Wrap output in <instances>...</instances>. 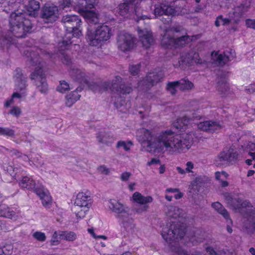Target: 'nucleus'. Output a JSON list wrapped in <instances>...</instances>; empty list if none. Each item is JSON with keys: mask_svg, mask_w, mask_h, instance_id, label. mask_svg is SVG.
<instances>
[{"mask_svg": "<svg viewBox=\"0 0 255 255\" xmlns=\"http://www.w3.org/2000/svg\"><path fill=\"white\" fill-rule=\"evenodd\" d=\"M193 132L176 134L170 129L162 131L155 135L153 130L141 128L138 132V140L146 145L149 152L156 150H165L170 154L185 152L190 147L194 138Z\"/></svg>", "mask_w": 255, "mask_h": 255, "instance_id": "obj_1", "label": "nucleus"}, {"mask_svg": "<svg viewBox=\"0 0 255 255\" xmlns=\"http://www.w3.org/2000/svg\"><path fill=\"white\" fill-rule=\"evenodd\" d=\"M27 15L20 12H12L9 19V31L11 35L17 38L24 37L32 27Z\"/></svg>", "mask_w": 255, "mask_h": 255, "instance_id": "obj_2", "label": "nucleus"}, {"mask_svg": "<svg viewBox=\"0 0 255 255\" xmlns=\"http://www.w3.org/2000/svg\"><path fill=\"white\" fill-rule=\"evenodd\" d=\"M29 58L28 60L32 66L38 65L34 71L30 75L31 80L34 81V84L37 90L41 93H46L48 91V85L46 82L45 74L40 66V58L38 55L33 52H30Z\"/></svg>", "mask_w": 255, "mask_h": 255, "instance_id": "obj_3", "label": "nucleus"}, {"mask_svg": "<svg viewBox=\"0 0 255 255\" xmlns=\"http://www.w3.org/2000/svg\"><path fill=\"white\" fill-rule=\"evenodd\" d=\"M111 36V29L106 25H98L94 30L89 26L87 28L86 38L89 44L92 46L100 47Z\"/></svg>", "mask_w": 255, "mask_h": 255, "instance_id": "obj_4", "label": "nucleus"}, {"mask_svg": "<svg viewBox=\"0 0 255 255\" xmlns=\"http://www.w3.org/2000/svg\"><path fill=\"white\" fill-rule=\"evenodd\" d=\"M92 201L89 192H80L74 203L73 210L77 218H83L92 206Z\"/></svg>", "mask_w": 255, "mask_h": 255, "instance_id": "obj_5", "label": "nucleus"}, {"mask_svg": "<svg viewBox=\"0 0 255 255\" xmlns=\"http://www.w3.org/2000/svg\"><path fill=\"white\" fill-rule=\"evenodd\" d=\"M238 208L241 209L246 219L243 227L248 234H254L255 233V209H253L252 204L248 201H243Z\"/></svg>", "mask_w": 255, "mask_h": 255, "instance_id": "obj_6", "label": "nucleus"}, {"mask_svg": "<svg viewBox=\"0 0 255 255\" xmlns=\"http://www.w3.org/2000/svg\"><path fill=\"white\" fill-rule=\"evenodd\" d=\"M168 227H165L162 230L161 235L166 242L170 243L176 239H181L185 233V226L183 224H175V222H172Z\"/></svg>", "mask_w": 255, "mask_h": 255, "instance_id": "obj_7", "label": "nucleus"}, {"mask_svg": "<svg viewBox=\"0 0 255 255\" xmlns=\"http://www.w3.org/2000/svg\"><path fill=\"white\" fill-rule=\"evenodd\" d=\"M101 87L103 90L110 89L113 92L123 94H129L132 91L131 88L126 86L119 76H116L111 82H104Z\"/></svg>", "mask_w": 255, "mask_h": 255, "instance_id": "obj_8", "label": "nucleus"}, {"mask_svg": "<svg viewBox=\"0 0 255 255\" xmlns=\"http://www.w3.org/2000/svg\"><path fill=\"white\" fill-rule=\"evenodd\" d=\"M136 0H126L125 2L119 4L118 10L119 14L124 17H129L133 13H135L137 18L144 19L146 16L140 15L139 8L137 5L138 2H135Z\"/></svg>", "mask_w": 255, "mask_h": 255, "instance_id": "obj_9", "label": "nucleus"}, {"mask_svg": "<svg viewBox=\"0 0 255 255\" xmlns=\"http://www.w3.org/2000/svg\"><path fill=\"white\" fill-rule=\"evenodd\" d=\"M238 153L233 149L221 152L216 157V162L218 165L227 166L236 162Z\"/></svg>", "mask_w": 255, "mask_h": 255, "instance_id": "obj_10", "label": "nucleus"}, {"mask_svg": "<svg viewBox=\"0 0 255 255\" xmlns=\"http://www.w3.org/2000/svg\"><path fill=\"white\" fill-rule=\"evenodd\" d=\"M41 17L45 23H52L58 17V10L57 6L45 4L41 9Z\"/></svg>", "mask_w": 255, "mask_h": 255, "instance_id": "obj_11", "label": "nucleus"}, {"mask_svg": "<svg viewBox=\"0 0 255 255\" xmlns=\"http://www.w3.org/2000/svg\"><path fill=\"white\" fill-rule=\"evenodd\" d=\"M110 210L115 214L116 217L119 219L130 212L129 208L115 199H110L108 202Z\"/></svg>", "mask_w": 255, "mask_h": 255, "instance_id": "obj_12", "label": "nucleus"}, {"mask_svg": "<svg viewBox=\"0 0 255 255\" xmlns=\"http://www.w3.org/2000/svg\"><path fill=\"white\" fill-rule=\"evenodd\" d=\"M134 44L133 38L127 33H121L118 36V45L119 48L123 52L131 50Z\"/></svg>", "mask_w": 255, "mask_h": 255, "instance_id": "obj_13", "label": "nucleus"}, {"mask_svg": "<svg viewBox=\"0 0 255 255\" xmlns=\"http://www.w3.org/2000/svg\"><path fill=\"white\" fill-rule=\"evenodd\" d=\"M87 6L81 8L79 12L88 23L96 24L99 22L98 13L94 10L91 9L94 8V4L86 2Z\"/></svg>", "mask_w": 255, "mask_h": 255, "instance_id": "obj_14", "label": "nucleus"}, {"mask_svg": "<svg viewBox=\"0 0 255 255\" xmlns=\"http://www.w3.org/2000/svg\"><path fill=\"white\" fill-rule=\"evenodd\" d=\"M193 87L194 85L191 82L187 79L183 78L179 81L168 83L167 89L172 95H174L176 92L175 88L177 87L181 90H189Z\"/></svg>", "mask_w": 255, "mask_h": 255, "instance_id": "obj_15", "label": "nucleus"}, {"mask_svg": "<svg viewBox=\"0 0 255 255\" xmlns=\"http://www.w3.org/2000/svg\"><path fill=\"white\" fill-rule=\"evenodd\" d=\"M200 119V116L197 113H188L182 117L178 118L173 124V126L178 130H181L187 126L191 121L198 120Z\"/></svg>", "mask_w": 255, "mask_h": 255, "instance_id": "obj_16", "label": "nucleus"}, {"mask_svg": "<svg viewBox=\"0 0 255 255\" xmlns=\"http://www.w3.org/2000/svg\"><path fill=\"white\" fill-rule=\"evenodd\" d=\"M183 30L182 26L174 25L164 30V34L161 39V44H167L173 43V38L176 37L175 33H178Z\"/></svg>", "mask_w": 255, "mask_h": 255, "instance_id": "obj_17", "label": "nucleus"}, {"mask_svg": "<svg viewBox=\"0 0 255 255\" xmlns=\"http://www.w3.org/2000/svg\"><path fill=\"white\" fill-rule=\"evenodd\" d=\"M82 35V30L80 29V25L76 26L74 28H71V31H69L66 34L65 38L62 42H59L58 44L60 50H64L66 49L69 45H70L72 41H71V37L74 36L79 37Z\"/></svg>", "mask_w": 255, "mask_h": 255, "instance_id": "obj_18", "label": "nucleus"}, {"mask_svg": "<svg viewBox=\"0 0 255 255\" xmlns=\"http://www.w3.org/2000/svg\"><path fill=\"white\" fill-rule=\"evenodd\" d=\"M198 128L203 131L214 132L220 130L223 128V126L219 122L206 121L198 124Z\"/></svg>", "mask_w": 255, "mask_h": 255, "instance_id": "obj_19", "label": "nucleus"}, {"mask_svg": "<svg viewBox=\"0 0 255 255\" xmlns=\"http://www.w3.org/2000/svg\"><path fill=\"white\" fill-rule=\"evenodd\" d=\"M131 214L129 212L119 220L121 223L122 227L128 234H133L135 230V224L133 219L130 217Z\"/></svg>", "mask_w": 255, "mask_h": 255, "instance_id": "obj_20", "label": "nucleus"}, {"mask_svg": "<svg viewBox=\"0 0 255 255\" xmlns=\"http://www.w3.org/2000/svg\"><path fill=\"white\" fill-rule=\"evenodd\" d=\"M137 30L140 40L143 47L147 48L153 44L154 39L150 31L142 30L139 28H138Z\"/></svg>", "mask_w": 255, "mask_h": 255, "instance_id": "obj_21", "label": "nucleus"}, {"mask_svg": "<svg viewBox=\"0 0 255 255\" xmlns=\"http://www.w3.org/2000/svg\"><path fill=\"white\" fill-rule=\"evenodd\" d=\"M62 21L64 23L66 30L71 31V28H74L80 25L81 20L78 16L75 15H66L63 16Z\"/></svg>", "mask_w": 255, "mask_h": 255, "instance_id": "obj_22", "label": "nucleus"}, {"mask_svg": "<svg viewBox=\"0 0 255 255\" xmlns=\"http://www.w3.org/2000/svg\"><path fill=\"white\" fill-rule=\"evenodd\" d=\"M235 57V51L230 49L226 50L222 54L217 55L216 61L220 66H223L228 62L233 60Z\"/></svg>", "mask_w": 255, "mask_h": 255, "instance_id": "obj_23", "label": "nucleus"}, {"mask_svg": "<svg viewBox=\"0 0 255 255\" xmlns=\"http://www.w3.org/2000/svg\"><path fill=\"white\" fill-rule=\"evenodd\" d=\"M163 76L164 74L161 71L158 72H153L149 73L146 76L144 83H145L146 85L148 86H152L160 81Z\"/></svg>", "mask_w": 255, "mask_h": 255, "instance_id": "obj_24", "label": "nucleus"}, {"mask_svg": "<svg viewBox=\"0 0 255 255\" xmlns=\"http://www.w3.org/2000/svg\"><path fill=\"white\" fill-rule=\"evenodd\" d=\"M174 11V9L168 4L162 3L160 5H156L155 6L154 14L156 16H160L163 14L169 15L172 14Z\"/></svg>", "mask_w": 255, "mask_h": 255, "instance_id": "obj_25", "label": "nucleus"}, {"mask_svg": "<svg viewBox=\"0 0 255 255\" xmlns=\"http://www.w3.org/2000/svg\"><path fill=\"white\" fill-rule=\"evenodd\" d=\"M97 138L99 143L109 145L115 141V138L110 133L105 131L99 132L97 135Z\"/></svg>", "mask_w": 255, "mask_h": 255, "instance_id": "obj_26", "label": "nucleus"}, {"mask_svg": "<svg viewBox=\"0 0 255 255\" xmlns=\"http://www.w3.org/2000/svg\"><path fill=\"white\" fill-rule=\"evenodd\" d=\"M81 88H77L75 90L66 96L65 105L68 107H71L76 101L79 100L81 96L78 94L81 91Z\"/></svg>", "mask_w": 255, "mask_h": 255, "instance_id": "obj_27", "label": "nucleus"}, {"mask_svg": "<svg viewBox=\"0 0 255 255\" xmlns=\"http://www.w3.org/2000/svg\"><path fill=\"white\" fill-rule=\"evenodd\" d=\"M189 37L187 35H182L178 37L173 38V42L172 43L162 44L163 46L168 47L169 46L179 47L182 46L188 43Z\"/></svg>", "mask_w": 255, "mask_h": 255, "instance_id": "obj_28", "label": "nucleus"}, {"mask_svg": "<svg viewBox=\"0 0 255 255\" xmlns=\"http://www.w3.org/2000/svg\"><path fill=\"white\" fill-rule=\"evenodd\" d=\"M70 75L74 80L81 83H88V79L85 73L81 70L73 69L70 71Z\"/></svg>", "mask_w": 255, "mask_h": 255, "instance_id": "obj_29", "label": "nucleus"}, {"mask_svg": "<svg viewBox=\"0 0 255 255\" xmlns=\"http://www.w3.org/2000/svg\"><path fill=\"white\" fill-rule=\"evenodd\" d=\"M132 199L134 202L140 204H146L152 202L153 201L151 196H144L138 192H136L133 194Z\"/></svg>", "mask_w": 255, "mask_h": 255, "instance_id": "obj_30", "label": "nucleus"}, {"mask_svg": "<svg viewBox=\"0 0 255 255\" xmlns=\"http://www.w3.org/2000/svg\"><path fill=\"white\" fill-rule=\"evenodd\" d=\"M166 214L169 217L176 219L182 217L183 213L182 209L176 206H170L168 208Z\"/></svg>", "mask_w": 255, "mask_h": 255, "instance_id": "obj_31", "label": "nucleus"}, {"mask_svg": "<svg viewBox=\"0 0 255 255\" xmlns=\"http://www.w3.org/2000/svg\"><path fill=\"white\" fill-rule=\"evenodd\" d=\"M229 85L225 78H220L217 83V90L220 94H224L229 90Z\"/></svg>", "mask_w": 255, "mask_h": 255, "instance_id": "obj_32", "label": "nucleus"}, {"mask_svg": "<svg viewBox=\"0 0 255 255\" xmlns=\"http://www.w3.org/2000/svg\"><path fill=\"white\" fill-rule=\"evenodd\" d=\"M184 61L190 64L201 63L198 53L194 52H191L186 55Z\"/></svg>", "mask_w": 255, "mask_h": 255, "instance_id": "obj_33", "label": "nucleus"}, {"mask_svg": "<svg viewBox=\"0 0 255 255\" xmlns=\"http://www.w3.org/2000/svg\"><path fill=\"white\" fill-rule=\"evenodd\" d=\"M20 186L23 188H26L28 190H32L35 188L34 181L27 176L22 178L19 182Z\"/></svg>", "mask_w": 255, "mask_h": 255, "instance_id": "obj_34", "label": "nucleus"}, {"mask_svg": "<svg viewBox=\"0 0 255 255\" xmlns=\"http://www.w3.org/2000/svg\"><path fill=\"white\" fill-rule=\"evenodd\" d=\"M212 206L219 214H221L227 220L231 222L229 214L228 211L223 207L219 202H215L212 204Z\"/></svg>", "mask_w": 255, "mask_h": 255, "instance_id": "obj_35", "label": "nucleus"}, {"mask_svg": "<svg viewBox=\"0 0 255 255\" xmlns=\"http://www.w3.org/2000/svg\"><path fill=\"white\" fill-rule=\"evenodd\" d=\"M6 210H4V213L2 217L10 219L16 220L18 216L17 213L14 211L11 208L6 206Z\"/></svg>", "mask_w": 255, "mask_h": 255, "instance_id": "obj_36", "label": "nucleus"}, {"mask_svg": "<svg viewBox=\"0 0 255 255\" xmlns=\"http://www.w3.org/2000/svg\"><path fill=\"white\" fill-rule=\"evenodd\" d=\"M133 145V143L131 141H123L120 140L118 141L116 147L118 148L123 147L125 150L128 151H129L130 149V147Z\"/></svg>", "mask_w": 255, "mask_h": 255, "instance_id": "obj_37", "label": "nucleus"}, {"mask_svg": "<svg viewBox=\"0 0 255 255\" xmlns=\"http://www.w3.org/2000/svg\"><path fill=\"white\" fill-rule=\"evenodd\" d=\"M63 231H56L53 234L51 240V244L53 246L57 245L59 243V241L62 239Z\"/></svg>", "mask_w": 255, "mask_h": 255, "instance_id": "obj_38", "label": "nucleus"}, {"mask_svg": "<svg viewBox=\"0 0 255 255\" xmlns=\"http://www.w3.org/2000/svg\"><path fill=\"white\" fill-rule=\"evenodd\" d=\"M40 198L42 200V205L46 208H49L52 201L51 197L49 194L45 192L41 195Z\"/></svg>", "mask_w": 255, "mask_h": 255, "instance_id": "obj_39", "label": "nucleus"}, {"mask_svg": "<svg viewBox=\"0 0 255 255\" xmlns=\"http://www.w3.org/2000/svg\"><path fill=\"white\" fill-rule=\"evenodd\" d=\"M77 238L76 234L73 232H63L62 234V239L69 242H73Z\"/></svg>", "mask_w": 255, "mask_h": 255, "instance_id": "obj_40", "label": "nucleus"}, {"mask_svg": "<svg viewBox=\"0 0 255 255\" xmlns=\"http://www.w3.org/2000/svg\"><path fill=\"white\" fill-rule=\"evenodd\" d=\"M16 82V89L19 91L22 94L25 93V90L26 87V79L22 80L21 81H15Z\"/></svg>", "mask_w": 255, "mask_h": 255, "instance_id": "obj_41", "label": "nucleus"}, {"mask_svg": "<svg viewBox=\"0 0 255 255\" xmlns=\"http://www.w3.org/2000/svg\"><path fill=\"white\" fill-rule=\"evenodd\" d=\"M14 130L8 128L0 127V135L12 137L14 135Z\"/></svg>", "mask_w": 255, "mask_h": 255, "instance_id": "obj_42", "label": "nucleus"}, {"mask_svg": "<svg viewBox=\"0 0 255 255\" xmlns=\"http://www.w3.org/2000/svg\"><path fill=\"white\" fill-rule=\"evenodd\" d=\"M176 255H204L199 251H194L192 253H189L181 248L177 249L176 251Z\"/></svg>", "mask_w": 255, "mask_h": 255, "instance_id": "obj_43", "label": "nucleus"}, {"mask_svg": "<svg viewBox=\"0 0 255 255\" xmlns=\"http://www.w3.org/2000/svg\"><path fill=\"white\" fill-rule=\"evenodd\" d=\"M57 90L61 93H64L69 90L70 86L69 84L65 81L60 82L59 85L57 87Z\"/></svg>", "mask_w": 255, "mask_h": 255, "instance_id": "obj_44", "label": "nucleus"}, {"mask_svg": "<svg viewBox=\"0 0 255 255\" xmlns=\"http://www.w3.org/2000/svg\"><path fill=\"white\" fill-rule=\"evenodd\" d=\"M8 113L16 118H18L21 115L22 111L19 107L17 106H14L11 108Z\"/></svg>", "mask_w": 255, "mask_h": 255, "instance_id": "obj_45", "label": "nucleus"}, {"mask_svg": "<svg viewBox=\"0 0 255 255\" xmlns=\"http://www.w3.org/2000/svg\"><path fill=\"white\" fill-rule=\"evenodd\" d=\"M2 255H10L13 252V247L11 245H6L1 248Z\"/></svg>", "mask_w": 255, "mask_h": 255, "instance_id": "obj_46", "label": "nucleus"}, {"mask_svg": "<svg viewBox=\"0 0 255 255\" xmlns=\"http://www.w3.org/2000/svg\"><path fill=\"white\" fill-rule=\"evenodd\" d=\"M33 237L37 240L40 242H44L46 240V236L44 233L41 232H36L33 235Z\"/></svg>", "mask_w": 255, "mask_h": 255, "instance_id": "obj_47", "label": "nucleus"}, {"mask_svg": "<svg viewBox=\"0 0 255 255\" xmlns=\"http://www.w3.org/2000/svg\"><path fill=\"white\" fill-rule=\"evenodd\" d=\"M140 67V64L134 65L129 66V70L130 73L132 75H136L138 74V73L139 71Z\"/></svg>", "mask_w": 255, "mask_h": 255, "instance_id": "obj_48", "label": "nucleus"}, {"mask_svg": "<svg viewBox=\"0 0 255 255\" xmlns=\"http://www.w3.org/2000/svg\"><path fill=\"white\" fill-rule=\"evenodd\" d=\"M228 174L225 171L216 172L215 173V178L217 180L221 181V179H224L228 177Z\"/></svg>", "mask_w": 255, "mask_h": 255, "instance_id": "obj_49", "label": "nucleus"}, {"mask_svg": "<svg viewBox=\"0 0 255 255\" xmlns=\"http://www.w3.org/2000/svg\"><path fill=\"white\" fill-rule=\"evenodd\" d=\"M242 146L247 151L254 150L255 149V144L251 141L245 143Z\"/></svg>", "mask_w": 255, "mask_h": 255, "instance_id": "obj_50", "label": "nucleus"}, {"mask_svg": "<svg viewBox=\"0 0 255 255\" xmlns=\"http://www.w3.org/2000/svg\"><path fill=\"white\" fill-rule=\"evenodd\" d=\"M32 190H33L34 192L36 193V194L40 197L41 195L43 194H44L46 192L44 191L43 187L41 185H40L39 186H36L35 184V188L32 189Z\"/></svg>", "mask_w": 255, "mask_h": 255, "instance_id": "obj_51", "label": "nucleus"}, {"mask_svg": "<svg viewBox=\"0 0 255 255\" xmlns=\"http://www.w3.org/2000/svg\"><path fill=\"white\" fill-rule=\"evenodd\" d=\"M14 77L16 78V81L18 80L21 81L26 79L22 74L21 70L20 69H16Z\"/></svg>", "mask_w": 255, "mask_h": 255, "instance_id": "obj_52", "label": "nucleus"}, {"mask_svg": "<svg viewBox=\"0 0 255 255\" xmlns=\"http://www.w3.org/2000/svg\"><path fill=\"white\" fill-rule=\"evenodd\" d=\"M248 6L245 5L244 4H241L240 5L237 9L236 12L238 11L239 13L240 14H242L246 11L248 10Z\"/></svg>", "mask_w": 255, "mask_h": 255, "instance_id": "obj_53", "label": "nucleus"}, {"mask_svg": "<svg viewBox=\"0 0 255 255\" xmlns=\"http://www.w3.org/2000/svg\"><path fill=\"white\" fill-rule=\"evenodd\" d=\"M142 205H143V206H140L136 209V212L137 213L140 214V213H142V212L147 211V210H148V209L149 208V206L148 205H147V204H142Z\"/></svg>", "mask_w": 255, "mask_h": 255, "instance_id": "obj_54", "label": "nucleus"}, {"mask_svg": "<svg viewBox=\"0 0 255 255\" xmlns=\"http://www.w3.org/2000/svg\"><path fill=\"white\" fill-rule=\"evenodd\" d=\"M246 25L248 27L255 29V19H247Z\"/></svg>", "mask_w": 255, "mask_h": 255, "instance_id": "obj_55", "label": "nucleus"}, {"mask_svg": "<svg viewBox=\"0 0 255 255\" xmlns=\"http://www.w3.org/2000/svg\"><path fill=\"white\" fill-rule=\"evenodd\" d=\"M131 174L129 172H125L123 173L121 175V179L123 181H128L130 177L131 176Z\"/></svg>", "mask_w": 255, "mask_h": 255, "instance_id": "obj_56", "label": "nucleus"}, {"mask_svg": "<svg viewBox=\"0 0 255 255\" xmlns=\"http://www.w3.org/2000/svg\"><path fill=\"white\" fill-rule=\"evenodd\" d=\"M86 84L89 86V88L93 91H97L99 88V86L97 84L94 82L90 83L88 80V83Z\"/></svg>", "mask_w": 255, "mask_h": 255, "instance_id": "obj_57", "label": "nucleus"}, {"mask_svg": "<svg viewBox=\"0 0 255 255\" xmlns=\"http://www.w3.org/2000/svg\"><path fill=\"white\" fill-rule=\"evenodd\" d=\"M185 171L187 173L192 172V169L194 168V164L191 161H188L186 164Z\"/></svg>", "mask_w": 255, "mask_h": 255, "instance_id": "obj_58", "label": "nucleus"}, {"mask_svg": "<svg viewBox=\"0 0 255 255\" xmlns=\"http://www.w3.org/2000/svg\"><path fill=\"white\" fill-rule=\"evenodd\" d=\"M5 149L8 152H9L10 153H11V155H12V156L16 155L17 156H20V153L19 152V151H18L16 149H8V148H5Z\"/></svg>", "mask_w": 255, "mask_h": 255, "instance_id": "obj_59", "label": "nucleus"}, {"mask_svg": "<svg viewBox=\"0 0 255 255\" xmlns=\"http://www.w3.org/2000/svg\"><path fill=\"white\" fill-rule=\"evenodd\" d=\"M98 170L99 172H100L101 173L104 174H108L109 173V169L107 168L105 166H101L99 168Z\"/></svg>", "mask_w": 255, "mask_h": 255, "instance_id": "obj_60", "label": "nucleus"}, {"mask_svg": "<svg viewBox=\"0 0 255 255\" xmlns=\"http://www.w3.org/2000/svg\"><path fill=\"white\" fill-rule=\"evenodd\" d=\"M160 161L159 159L157 158H152L150 161L147 162V165L150 166L151 165H155L157 164H160Z\"/></svg>", "mask_w": 255, "mask_h": 255, "instance_id": "obj_61", "label": "nucleus"}, {"mask_svg": "<svg viewBox=\"0 0 255 255\" xmlns=\"http://www.w3.org/2000/svg\"><path fill=\"white\" fill-rule=\"evenodd\" d=\"M63 55V57L62 58V62L66 64H69L70 63V58L67 55H65L62 53Z\"/></svg>", "mask_w": 255, "mask_h": 255, "instance_id": "obj_62", "label": "nucleus"}, {"mask_svg": "<svg viewBox=\"0 0 255 255\" xmlns=\"http://www.w3.org/2000/svg\"><path fill=\"white\" fill-rule=\"evenodd\" d=\"M7 172L11 175L14 176L15 175V168L11 165H8L7 167Z\"/></svg>", "mask_w": 255, "mask_h": 255, "instance_id": "obj_63", "label": "nucleus"}, {"mask_svg": "<svg viewBox=\"0 0 255 255\" xmlns=\"http://www.w3.org/2000/svg\"><path fill=\"white\" fill-rule=\"evenodd\" d=\"M206 251L207 253H209L211 255H218L217 253L211 247H207L206 248Z\"/></svg>", "mask_w": 255, "mask_h": 255, "instance_id": "obj_64", "label": "nucleus"}]
</instances>
